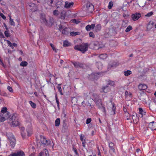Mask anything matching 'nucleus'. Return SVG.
<instances>
[{
	"label": "nucleus",
	"mask_w": 156,
	"mask_h": 156,
	"mask_svg": "<svg viewBox=\"0 0 156 156\" xmlns=\"http://www.w3.org/2000/svg\"><path fill=\"white\" fill-rule=\"evenodd\" d=\"M91 97L92 100L95 102L99 108L102 107L101 108L103 112L105 114L106 110L105 108L103 106L101 100L99 99L98 95L96 93H93L92 94Z\"/></svg>",
	"instance_id": "f257e3e1"
},
{
	"label": "nucleus",
	"mask_w": 156,
	"mask_h": 156,
	"mask_svg": "<svg viewBox=\"0 0 156 156\" xmlns=\"http://www.w3.org/2000/svg\"><path fill=\"white\" fill-rule=\"evenodd\" d=\"M9 123L12 127H15L19 124L18 115L16 114H14L11 116V117L8 119Z\"/></svg>",
	"instance_id": "f03ea898"
},
{
	"label": "nucleus",
	"mask_w": 156,
	"mask_h": 156,
	"mask_svg": "<svg viewBox=\"0 0 156 156\" xmlns=\"http://www.w3.org/2000/svg\"><path fill=\"white\" fill-rule=\"evenodd\" d=\"M10 113L7 111V109L6 107L2 108L0 113V121L3 122L9 117Z\"/></svg>",
	"instance_id": "7ed1b4c3"
},
{
	"label": "nucleus",
	"mask_w": 156,
	"mask_h": 156,
	"mask_svg": "<svg viewBox=\"0 0 156 156\" xmlns=\"http://www.w3.org/2000/svg\"><path fill=\"white\" fill-rule=\"evenodd\" d=\"M89 45L87 43H83L81 44L75 45L74 48L76 50L81 51L82 53H84L87 51Z\"/></svg>",
	"instance_id": "20e7f679"
},
{
	"label": "nucleus",
	"mask_w": 156,
	"mask_h": 156,
	"mask_svg": "<svg viewBox=\"0 0 156 156\" xmlns=\"http://www.w3.org/2000/svg\"><path fill=\"white\" fill-rule=\"evenodd\" d=\"M6 136L10 143V145L12 148H13L16 144V140L12 133H9L6 134Z\"/></svg>",
	"instance_id": "39448f33"
},
{
	"label": "nucleus",
	"mask_w": 156,
	"mask_h": 156,
	"mask_svg": "<svg viewBox=\"0 0 156 156\" xmlns=\"http://www.w3.org/2000/svg\"><path fill=\"white\" fill-rule=\"evenodd\" d=\"M130 119L132 120L133 122L134 123H136L139 120V117L137 116V114L134 113L133 115H130L129 117V118H127V120Z\"/></svg>",
	"instance_id": "423d86ee"
},
{
	"label": "nucleus",
	"mask_w": 156,
	"mask_h": 156,
	"mask_svg": "<svg viewBox=\"0 0 156 156\" xmlns=\"http://www.w3.org/2000/svg\"><path fill=\"white\" fill-rule=\"evenodd\" d=\"M67 27L63 26L62 24H60L59 26V30L63 34L66 35L68 34L69 31Z\"/></svg>",
	"instance_id": "0eeeda50"
},
{
	"label": "nucleus",
	"mask_w": 156,
	"mask_h": 156,
	"mask_svg": "<svg viewBox=\"0 0 156 156\" xmlns=\"http://www.w3.org/2000/svg\"><path fill=\"white\" fill-rule=\"evenodd\" d=\"M27 8L32 12L36 11L37 9L36 5L33 3H30L27 6Z\"/></svg>",
	"instance_id": "6e6552de"
},
{
	"label": "nucleus",
	"mask_w": 156,
	"mask_h": 156,
	"mask_svg": "<svg viewBox=\"0 0 156 156\" xmlns=\"http://www.w3.org/2000/svg\"><path fill=\"white\" fill-rule=\"evenodd\" d=\"M28 125L27 128V136H30L32 133V124L31 123L28 122L27 123Z\"/></svg>",
	"instance_id": "1a4fd4ad"
},
{
	"label": "nucleus",
	"mask_w": 156,
	"mask_h": 156,
	"mask_svg": "<svg viewBox=\"0 0 156 156\" xmlns=\"http://www.w3.org/2000/svg\"><path fill=\"white\" fill-rule=\"evenodd\" d=\"M141 16V14L139 12H136L132 14L131 15L132 19L134 21L138 20Z\"/></svg>",
	"instance_id": "9d476101"
},
{
	"label": "nucleus",
	"mask_w": 156,
	"mask_h": 156,
	"mask_svg": "<svg viewBox=\"0 0 156 156\" xmlns=\"http://www.w3.org/2000/svg\"><path fill=\"white\" fill-rule=\"evenodd\" d=\"M40 21L42 23L47 26H49L48 20L46 19L45 16L44 15L41 14V15Z\"/></svg>",
	"instance_id": "9b49d317"
},
{
	"label": "nucleus",
	"mask_w": 156,
	"mask_h": 156,
	"mask_svg": "<svg viewBox=\"0 0 156 156\" xmlns=\"http://www.w3.org/2000/svg\"><path fill=\"white\" fill-rule=\"evenodd\" d=\"M87 10L89 12H91L94 10V6L92 4L87 3L86 5Z\"/></svg>",
	"instance_id": "f8f14e48"
},
{
	"label": "nucleus",
	"mask_w": 156,
	"mask_h": 156,
	"mask_svg": "<svg viewBox=\"0 0 156 156\" xmlns=\"http://www.w3.org/2000/svg\"><path fill=\"white\" fill-rule=\"evenodd\" d=\"M41 141L42 144L46 145H49L51 143V141L48 140L44 136L41 137Z\"/></svg>",
	"instance_id": "ddd939ff"
},
{
	"label": "nucleus",
	"mask_w": 156,
	"mask_h": 156,
	"mask_svg": "<svg viewBox=\"0 0 156 156\" xmlns=\"http://www.w3.org/2000/svg\"><path fill=\"white\" fill-rule=\"evenodd\" d=\"M110 90V88L108 85L103 86L100 90L101 92L107 93L109 92Z\"/></svg>",
	"instance_id": "4468645a"
},
{
	"label": "nucleus",
	"mask_w": 156,
	"mask_h": 156,
	"mask_svg": "<svg viewBox=\"0 0 156 156\" xmlns=\"http://www.w3.org/2000/svg\"><path fill=\"white\" fill-rule=\"evenodd\" d=\"M12 156H25V154L23 151H20L12 153Z\"/></svg>",
	"instance_id": "2eb2a0df"
},
{
	"label": "nucleus",
	"mask_w": 156,
	"mask_h": 156,
	"mask_svg": "<svg viewBox=\"0 0 156 156\" xmlns=\"http://www.w3.org/2000/svg\"><path fill=\"white\" fill-rule=\"evenodd\" d=\"M74 5L73 2H69L67 1H66L65 2L64 7L66 9H69L73 6Z\"/></svg>",
	"instance_id": "dca6fc26"
},
{
	"label": "nucleus",
	"mask_w": 156,
	"mask_h": 156,
	"mask_svg": "<svg viewBox=\"0 0 156 156\" xmlns=\"http://www.w3.org/2000/svg\"><path fill=\"white\" fill-rule=\"evenodd\" d=\"M149 127L152 130H156V122L154 121L151 122L149 125Z\"/></svg>",
	"instance_id": "f3484780"
},
{
	"label": "nucleus",
	"mask_w": 156,
	"mask_h": 156,
	"mask_svg": "<svg viewBox=\"0 0 156 156\" xmlns=\"http://www.w3.org/2000/svg\"><path fill=\"white\" fill-rule=\"evenodd\" d=\"M43 155L49 156L48 152L46 149H44L42 152H40L39 153V156H43Z\"/></svg>",
	"instance_id": "a211bd4d"
},
{
	"label": "nucleus",
	"mask_w": 156,
	"mask_h": 156,
	"mask_svg": "<svg viewBox=\"0 0 156 156\" xmlns=\"http://www.w3.org/2000/svg\"><path fill=\"white\" fill-rule=\"evenodd\" d=\"M147 88V85L144 84H140L138 86L139 89L141 91L146 90Z\"/></svg>",
	"instance_id": "6ab92c4d"
},
{
	"label": "nucleus",
	"mask_w": 156,
	"mask_h": 156,
	"mask_svg": "<svg viewBox=\"0 0 156 156\" xmlns=\"http://www.w3.org/2000/svg\"><path fill=\"white\" fill-rule=\"evenodd\" d=\"M139 114L140 115V117L142 118L143 116L144 115H145L146 114V112L142 108H139Z\"/></svg>",
	"instance_id": "aec40b11"
},
{
	"label": "nucleus",
	"mask_w": 156,
	"mask_h": 156,
	"mask_svg": "<svg viewBox=\"0 0 156 156\" xmlns=\"http://www.w3.org/2000/svg\"><path fill=\"white\" fill-rule=\"evenodd\" d=\"M114 146V144L113 143L110 142L109 143V147L110 148V152L111 153L115 152V149L113 147Z\"/></svg>",
	"instance_id": "412c9836"
},
{
	"label": "nucleus",
	"mask_w": 156,
	"mask_h": 156,
	"mask_svg": "<svg viewBox=\"0 0 156 156\" xmlns=\"http://www.w3.org/2000/svg\"><path fill=\"white\" fill-rule=\"evenodd\" d=\"M95 25L94 24H92L91 25H88L86 27V29L87 31H90L91 29H93L95 27Z\"/></svg>",
	"instance_id": "4be33fe9"
},
{
	"label": "nucleus",
	"mask_w": 156,
	"mask_h": 156,
	"mask_svg": "<svg viewBox=\"0 0 156 156\" xmlns=\"http://www.w3.org/2000/svg\"><path fill=\"white\" fill-rule=\"evenodd\" d=\"M73 64L76 68H81L83 66V64L79 62H74L73 63Z\"/></svg>",
	"instance_id": "5701e85b"
},
{
	"label": "nucleus",
	"mask_w": 156,
	"mask_h": 156,
	"mask_svg": "<svg viewBox=\"0 0 156 156\" xmlns=\"http://www.w3.org/2000/svg\"><path fill=\"white\" fill-rule=\"evenodd\" d=\"M6 41L8 45V46L11 47L12 49H13L14 48V47H16L17 46V44L16 43H13V44H12L9 40H7Z\"/></svg>",
	"instance_id": "b1692460"
},
{
	"label": "nucleus",
	"mask_w": 156,
	"mask_h": 156,
	"mask_svg": "<svg viewBox=\"0 0 156 156\" xmlns=\"http://www.w3.org/2000/svg\"><path fill=\"white\" fill-rule=\"evenodd\" d=\"M91 76H94V79L97 80L101 76V73H95L94 74H92Z\"/></svg>",
	"instance_id": "393cba45"
},
{
	"label": "nucleus",
	"mask_w": 156,
	"mask_h": 156,
	"mask_svg": "<svg viewBox=\"0 0 156 156\" xmlns=\"http://www.w3.org/2000/svg\"><path fill=\"white\" fill-rule=\"evenodd\" d=\"M71 45V43L67 40H66L63 42V46L64 47H68Z\"/></svg>",
	"instance_id": "a878e982"
},
{
	"label": "nucleus",
	"mask_w": 156,
	"mask_h": 156,
	"mask_svg": "<svg viewBox=\"0 0 156 156\" xmlns=\"http://www.w3.org/2000/svg\"><path fill=\"white\" fill-rule=\"evenodd\" d=\"M95 30L96 32L100 31L101 28V24H98L95 27Z\"/></svg>",
	"instance_id": "bb28decb"
},
{
	"label": "nucleus",
	"mask_w": 156,
	"mask_h": 156,
	"mask_svg": "<svg viewBox=\"0 0 156 156\" xmlns=\"http://www.w3.org/2000/svg\"><path fill=\"white\" fill-rule=\"evenodd\" d=\"M20 130L21 131V134L23 138L25 137L26 135L25 133H24V131L25 130V128L23 127H22L20 128Z\"/></svg>",
	"instance_id": "cd10ccee"
},
{
	"label": "nucleus",
	"mask_w": 156,
	"mask_h": 156,
	"mask_svg": "<svg viewBox=\"0 0 156 156\" xmlns=\"http://www.w3.org/2000/svg\"><path fill=\"white\" fill-rule=\"evenodd\" d=\"M125 97L126 98L128 97L132 98V94L130 92L128 91H126L125 92Z\"/></svg>",
	"instance_id": "c85d7f7f"
},
{
	"label": "nucleus",
	"mask_w": 156,
	"mask_h": 156,
	"mask_svg": "<svg viewBox=\"0 0 156 156\" xmlns=\"http://www.w3.org/2000/svg\"><path fill=\"white\" fill-rule=\"evenodd\" d=\"M80 33L79 32L72 31L70 32V35L71 36H75L76 35H80Z\"/></svg>",
	"instance_id": "c756f323"
},
{
	"label": "nucleus",
	"mask_w": 156,
	"mask_h": 156,
	"mask_svg": "<svg viewBox=\"0 0 156 156\" xmlns=\"http://www.w3.org/2000/svg\"><path fill=\"white\" fill-rule=\"evenodd\" d=\"M66 12L65 11L63 10L61 12L60 14V18L61 19H63L65 18Z\"/></svg>",
	"instance_id": "7c9ffc66"
},
{
	"label": "nucleus",
	"mask_w": 156,
	"mask_h": 156,
	"mask_svg": "<svg viewBox=\"0 0 156 156\" xmlns=\"http://www.w3.org/2000/svg\"><path fill=\"white\" fill-rule=\"evenodd\" d=\"M99 58L100 59H106L107 57V55L106 54H101L99 56Z\"/></svg>",
	"instance_id": "2f4dec72"
},
{
	"label": "nucleus",
	"mask_w": 156,
	"mask_h": 156,
	"mask_svg": "<svg viewBox=\"0 0 156 156\" xmlns=\"http://www.w3.org/2000/svg\"><path fill=\"white\" fill-rule=\"evenodd\" d=\"M154 24L153 22L151 23V22H149L147 24V29L148 30L151 29L152 27Z\"/></svg>",
	"instance_id": "473e14b6"
},
{
	"label": "nucleus",
	"mask_w": 156,
	"mask_h": 156,
	"mask_svg": "<svg viewBox=\"0 0 156 156\" xmlns=\"http://www.w3.org/2000/svg\"><path fill=\"white\" fill-rule=\"evenodd\" d=\"M132 74V72L130 70H127L124 71L123 73L124 75L126 76H127Z\"/></svg>",
	"instance_id": "72a5a7b5"
},
{
	"label": "nucleus",
	"mask_w": 156,
	"mask_h": 156,
	"mask_svg": "<svg viewBox=\"0 0 156 156\" xmlns=\"http://www.w3.org/2000/svg\"><path fill=\"white\" fill-rule=\"evenodd\" d=\"M60 122V120L59 118L57 119L55 121V125L56 126H59Z\"/></svg>",
	"instance_id": "f704fd0d"
},
{
	"label": "nucleus",
	"mask_w": 156,
	"mask_h": 156,
	"mask_svg": "<svg viewBox=\"0 0 156 156\" xmlns=\"http://www.w3.org/2000/svg\"><path fill=\"white\" fill-rule=\"evenodd\" d=\"M29 103L33 108H35L36 107V104L35 103L33 102L32 101H29Z\"/></svg>",
	"instance_id": "c9c22d12"
},
{
	"label": "nucleus",
	"mask_w": 156,
	"mask_h": 156,
	"mask_svg": "<svg viewBox=\"0 0 156 156\" xmlns=\"http://www.w3.org/2000/svg\"><path fill=\"white\" fill-rule=\"evenodd\" d=\"M61 84H58L57 87V88L58 89L59 91V92L60 94L61 95H62V89L61 87Z\"/></svg>",
	"instance_id": "e433bc0d"
},
{
	"label": "nucleus",
	"mask_w": 156,
	"mask_h": 156,
	"mask_svg": "<svg viewBox=\"0 0 156 156\" xmlns=\"http://www.w3.org/2000/svg\"><path fill=\"white\" fill-rule=\"evenodd\" d=\"M50 45L51 47L52 48L53 50L56 53L57 52V51L58 50L55 48V47L54 46V45L52 43H50Z\"/></svg>",
	"instance_id": "4c0bfd02"
},
{
	"label": "nucleus",
	"mask_w": 156,
	"mask_h": 156,
	"mask_svg": "<svg viewBox=\"0 0 156 156\" xmlns=\"http://www.w3.org/2000/svg\"><path fill=\"white\" fill-rule=\"evenodd\" d=\"M27 64L28 63L27 62L25 61H23L21 62L20 65L24 67L27 66Z\"/></svg>",
	"instance_id": "58836bf2"
},
{
	"label": "nucleus",
	"mask_w": 156,
	"mask_h": 156,
	"mask_svg": "<svg viewBox=\"0 0 156 156\" xmlns=\"http://www.w3.org/2000/svg\"><path fill=\"white\" fill-rule=\"evenodd\" d=\"M132 29V27L131 26L129 25L128 26L125 31L126 32H127L131 30Z\"/></svg>",
	"instance_id": "ea45409f"
},
{
	"label": "nucleus",
	"mask_w": 156,
	"mask_h": 156,
	"mask_svg": "<svg viewBox=\"0 0 156 156\" xmlns=\"http://www.w3.org/2000/svg\"><path fill=\"white\" fill-rule=\"evenodd\" d=\"M113 2L112 1H111L109 3V4H108V8L109 9H111L113 6Z\"/></svg>",
	"instance_id": "a19ab883"
},
{
	"label": "nucleus",
	"mask_w": 156,
	"mask_h": 156,
	"mask_svg": "<svg viewBox=\"0 0 156 156\" xmlns=\"http://www.w3.org/2000/svg\"><path fill=\"white\" fill-rule=\"evenodd\" d=\"M112 104V111L113 112V113H112V114L114 115L115 114V106L114 104Z\"/></svg>",
	"instance_id": "79ce46f5"
},
{
	"label": "nucleus",
	"mask_w": 156,
	"mask_h": 156,
	"mask_svg": "<svg viewBox=\"0 0 156 156\" xmlns=\"http://www.w3.org/2000/svg\"><path fill=\"white\" fill-rule=\"evenodd\" d=\"M54 0H45V2L47 3L49 5H51L53 2Z\"/></svg>",
	"instance_id": "37998d69"
},
{
	"label": "nucleus",
	"mask_w": 156,
	"mask_h": 156,
	"mask_svg": "<svg viewBox=\"0 0 156 156\" xmlns=\"http://www.w3.org/2000/svg\"><path fill=\"white\" fill-rule=\"evenodd\" d=\"M60 12L57 10H55L53 12V14L54 15L57 16L59 14Z\"/></svg>",
	"instance_id": "c03bdc74"
},
{
	"label": "nucleus",
	"mask_w": 156,
	"mask_h": 156,
	"mask_svg": "<svg viewBox=\"0 0 156 156\" xmlns=\"http://www.w3.org/2000/svg\"><path fill=\"white\" fill-rule=\"evenodd\" d=\"M97 66H98V68L99 69H101L102 68V64L100 62H99L97 63Z\"/></svg>",
	"instance_id": "a18cd8bd"
},
{
	"label": "nucleus",
	"mask_w": 156,
	"mask_h": 156,
	"mask_svg": "<svg viewBox=\"0 0 156 156\" xmlns=\"http://www.w3.org/2000/svg\"><path fill=\"white\" fill-rule=\"evenodd\" d=\"M62 5V3L61 2H58L56 5V6L57 8H60Z\"/></svg>",
	"instance_id": "49530a36"
},
{
	"label": "nucleus",
	"mask_w": 156,
	"mask_h": 156,
	"mask_svg": "<svg viewBox=\"0 0 156 156\" xmlns=\"http://www.w3.org/2000/svg\"><path fill=\"white\" fill-rule=\"evenodd\" d=\"M9 23L12 26H14L15 25V23L13 21V19H10Z\"/></svg>",
	"instance_id": "de8ad7c7"
},
{
	"label": "nucleus",
	"mask_w": 156,
	"mask_h": 156,
	"mask_svg": "<svg viewBox=\"0 0 156 156\" xmlns=\"http://www.w3.org/2000/svg\"><path fill=\"white\" fill-rule=\"evenodd\" d=\"M153 14L152 11L150 12L145 15L146 17H150Z\"/></svg>",
	"instance_id": "09e8293b"
},
{
	"label": "nucleus",
	"mask_w": 156,
	"mask_h": 156,
	"mask_svg": "<svg viewBox=\"0 0 156 156\" xmlns=\"http://www.w3.org/2000/svg\"><path fill=\"white\" fill-rule=\"evenodd\" d=\"M4 34L6 37H8L10 36V34L8 30L5 31Z\"/></svg>",
	"instance_id": "8fccbe9b"
},
{
	"label": "nucleus",
	"mask_w": 156,
	"mask_h": 156,
	"mask_svg": "<svg viewBox=\"0 0 156 156\" xmlns=\"http://www.w3.org/2000/svg\"><path fill=\"white\" fill-rule=\"evenodd\" d=\"M108 85H111L112 86H113L115 85V83L113 81H111V80H109L108 81Z\"/></svg>",
	"instance_id": "3c124183"
},
{
	"label": "nucleus",
	"mask_w": 156,
	"mask_h": 156,
	"mask_svg": "<svg viewBox=\"0 0 156 156\" xmlns=\"http://www.w3.org/2000/svg\"><path fill=\"white\" fill-rule=\"evenodd\" d=\"M7 89L9 91L11 92H13V89L12 87L9 86L7 87Z\"/></svg>",
	"instance_id": "603ef678"
},
{
	"label": "nucleus",
	"mask_w": 156,
	"mask_h": 156,
	"mask_svg": "<svg viewBox=\"0 0 156 156\" xmlns=\"http://www.w3.org/2000/svg\"><path fill=\"white\" fill-rule=\"evenodd\" d=\"M91 121V118H88L86 120V123L87 124H88L90 123Z\"/></svg>",
	"instance_id": "864d4df0"
},
{
	"label": "nucleus",
	"mask_w": 156,
	"mask_h": 156,
	"mask_svg": "<svg viewBox=\"0 0 156 156\" xmlns=\"http://www.w3.org/2000/svg\"><path fill=\"white\" fill-rule=\"evenodd\" d=\"M0 16L4 20H5L6 19V17L1 12H0Z\"/></svg>",
	"instance_id": "5fc2aeb1"
},
{
	"label": "nucleus",
	"mask_w": 156,
	"mask_h": 156,
	"mask_svg": "<svg viewBox=\"0 0 156 156\" xmlns=\"http://www.w3.org/2000/svg\"><path fill=\"white\" fill-rule=\"evenodd\" d=\"M89 34L90 37H94V33L92 32H90Z\"/></svg>",
	"instance_id": "6e6d98bb"
},
{
	"label": "nucleus",
	"mask_w": 156,
	"mask_h": 156,
	"mask_svg": "<svg viewBox=\"0 0 156 156\" xmlns=\"http://www.w3.org/2000/svg\"><path fill=\"white\" fill-rule=\"evenodd\" d=\"M84 135H81L80 136V140L82 141H84V140H85L84 139Z\"/></svg>",
	"instance_id": "4d7b16f0"
},
{
	"label": "nucleus",
	"mask_w": 156,
	"mask_h": 156,
	"mask_svg": "<svg viewBox=\"0 0 156 156\" xmlns=\"http://www.w3.org/2000/svg\"><path fill=\"white\" fill-rule=\"evenodd\" d=\"M0 37L1 38H4V36L3 35V34L1 31V30H0Z\"/></svg>",
	"instance_id": "13d9d810"
},
{
	"label": "nucleus",
	"mask_w": 156,
	"mask_h": 156,
	"mask_svg": "<svg viewBox=\"0 0 156 156\" xmlns=\"http://www.w3.org/2000/svg\"><path fill=\"white\" fill-rule=\"evenodd\" d=\"M97 148H98V154L99 156H101L100 150V149L98 147H97Z\"/></svg>",
	"instance_id": "bf43d9fd"
},
{
	"label": "nucleus",
	"mask_w": 156,
	"mask_h": 156,
	"mask_svg": "<svg viewBox=\"0 0 156 156\" xmlns=\"http://www.w3.org/2000/svg\"><path fill=\"white\" fill-rule=\"evenodd\" d=\"M82 142L83 147H85L86 145L85 140H84V141Z\"/></svg>",
	"instance_id": "052dcab7"
},
{
	"label": "nucleus",
	"mask_w": 156,
	"mask_h": 156,
	"mask_svg": "<svg viewBox=\"0 0 156 156\" xmlns=\"http://www.w3.org/2000/svg\"><path fill=\"white\" fill-rule=\"evenodd\" d=\"M0 64L2 65L3 67H5V65L3 63L2 60L0 59Z\"/></svg>",
	"instance_id": "680f3d73"
},
{
	"label": "nucleus",
	"mask_w": 156,
	"mask_h": 156,
	"mask_svg": "<svg viewBox=\"0 0 156 156\" xmlns=\"http://www.w3.org/2000/svg\"><path fill=\"white\" fill-rule=\"evenodd\" d=\"M56 103L57 105V106L58 108H59V101L58 100H57L56 101Z\"/></svg>",
	"instance_id": "e2e57ef3"
},
{
	"label": "nucleus",
	"mask_w": 156,
	"mask_h": 156,
	"mask_svg": "<svg viewBox=\"0 0 156 156\" xmlns=\"http://www.w3.org/2000/svg\"><path fill=\"white\" fill-rule=\"evenodd\" d=\"M4 25L5 28L7 30H8V28L7 26L6 25V24L5 23H4Z\"/></svg>",
	"instance_id": "0e129e2a"
},
{
	"label": "nucleus",
	"mask_w": 156,
	"mask_h": 156,
	"mask_svg": "<svg viewBox=\"0 0 156 156\" xmlns=\"http://www.w3.org/2000/svg\"><path fill=\"white\" fill-rule=\"evenodd\" d=\"M35 153H32L30 155V156H35Z\"/></svg>",
	"instance_id": "69168bd1"
},
{
	"label": "nucleus",
	"mask_w": 156,
	"mask_h": 156,
	"mask_svg": "<svg viewBox=\"0 0 156 156\" xmlns=\"http://www.w3.org/2000/svg\"><path fill=\"white\" fill-rule=\"evenodd\" d=\"M94 131H92L91 132V134H92V136H93L94 135Z\"/></svg>",
	"instance_id": "338daca9"
},
{
	"label": "nucleus",
	"mask_w": 156,
	"mask_h": 156,
	"mask_svg": "<svg viewBox=\"0 0 156 156\" xmlns=\"http://www.w3.org/2000/svg\"><path fill=\"white\" fill-rule=\"evenodd\" d=\"M64 62L63 60H61L60 61V63L61 64H62Z\"/></svg>",
	"instance_id": "774afa93"
}]
</instances>
